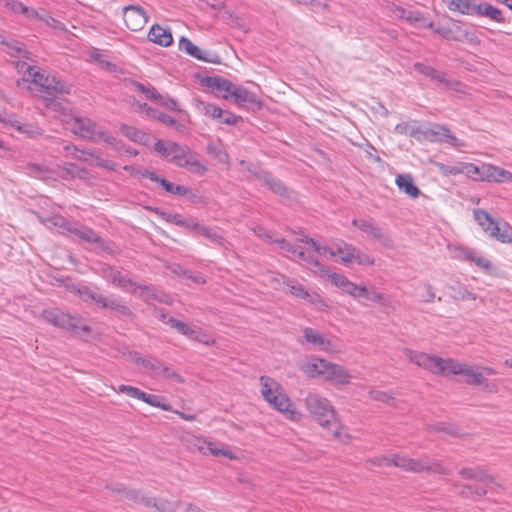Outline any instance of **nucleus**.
Wrapping results in <instances>:
<instances>
[{
  "label": "nucleus",
  "mask_w": 512,
  "mask_h": 512,
  "mask_svg": "<svg viewBox=\"0 0 512 512\" xmlns=\"http://www.w3.org/2000/svg\"><path fill=\"white\" fill-rule=\"evenodd\" d=\"M33 83L39 85L41 91L44 92L43 99L46 102V108L55 112V116L62 121H66L70 109L67 104L63 105L60 100H62L61 96L70 93V86L64 84L55 76L45 75L40 71L33 73Z\"/></svg>",
  "instance_id": "1"
},
{
  "label": "nucleus",
  "mask_w": 512,
  "mask_h": 512,
  "mask_svg": "<svg viewBox=\"0 0 512 512\" xmlns=\"http://www.w3.org/2000/svg\"><path fill=\"white\" fill-rule=\"evenodd\" d=\"M41 222L49 229H55L58 233L79 239L88 244H93L103 252H109L101 237L91 228L79 223H70L62 215L55 214L41 218Z\"/></svg>",
  "instance_id": "2"
},
{
  "label": "nucleus",
  "mask_w": 512,
  "mask_h": 512,
  "mask_svg": "<svg viewBox=\"0 0 512 512\" xmlns=\"http://www.w3.org/2000/svg\"><path fill=\"white\" fill-rule=\"evenodd\" d=\"M104 278L112 284L122 288L124 291L137 294L142 300L150 304L152 301L172 304L170 297L149 285H136L122 272L108 266L103 269Z\"/></svg>",
  "instance_id": "3"
},
{
  "label": "nucleus",
  "mask_w": 512,
  "mask_h": 512,
  "mask_svg": "<svg viewBox=\"0 0 512 512\" xmlns=\"http://www.w3.org/2000/svg\"><path fill=\"white\" fill-rule=\"evenodd\" d=\"M261 394L263 398L277 411L289 419L296 420L298 412L289 397L283 392L280 384L269 376L260 377Z\"/></svg>",
  "instance_id": "4"
},
{
  "label": "nucleus",
  "mask_w": 512,
  "mask_h": 512,
  "mask_svg": "<svg viewBox=\"0 0 512 512\" xmlns=\"http://www.w3.org/2000/svg\"><path fill=\"white\" fill-rule=\"evenodd\" d=\"M305 403L310 414L323 428L332 427L333 436L341 438V425L337 421L335 410L328 399L317 394H309L306 397Z\"/></svg>",
  "instance_id": "5"
},
{
  "label": "nucleus",
  "mask_w": 512,
  "mask_h": 512,
  "mask_svg": "<svg viewBox=\"0 0 512 512\" xmlns=\"http://www.w3.org/2000/svg\"><path fill=\"white\" fill-rule=\"evenodd\" d=\"M304 372L312 378L320 377L334 384L345 385L350 382L351 376L341 365L331 363L325 359L314 358L304 368Z\"/></svg>",
  "instance_id": "6"
},
{
  "label": "nucleus",
  "mask_w": 512,
  "mask_h": 512,
  "mask_svg": "<svg viewBox=\"0 0 512 512\" xmlns=\"http://www.w3.org/2000/svg\"><path fill=\"white\" fill-rule=\"evenodd\" d=\"M379 465L399 467L407 472L422 473L433 472L437 474H448L447 469L438 461L430 463L426 458L412 459L401 455L384 457Z\"/></svg>",
  "instance_id": "7"
},
{
  "label": "nucleus",
  "mask_w": 512,
  "mask_h": 512,
  "mask_svg": "<svg viewBox=\"0 0 512 512\" xmlns=\"http://www.w3.org/2000/svg\"><path fill=\"white\" fill-rule=\"evenodd\" d=\"M405 356L417 366L436 375L449 376V366H452L453 359H443L435 355H429L424 352L414 351L411 349H404Z\"/></svg>",
  "instance_id": "8"
},
{
  "label": "nucleus",
  "mask_w": 512,
  "mask_h": 512,
  "mask_svg": "<svg viewBox=\"0 0 512 512\" xmlns=\"http://www.w3.org/2000/svg\"><path fill=\"white\" fill-rule=\"evenodd\" d=\"M473 215L478 225L490 237L502 243H510L512 241L511 228L508 223L492 218L483 209H475Z\"/></svg>",
  "instance_id": "9"
},
{
  "label": "nucleus",
  "mask_w": 512,
  "mask_h": 512,
  "mask_svg": "<svg viewBox=\"0 0 512 512\" xmlns=\"http://www.w3.org/2000/svg\"><path fill=\"white\" fill-rule=\"evenodd\" d=\"M72 131L76 136L87 141H104L109 144H113L115 141L113 136L106 133L89 118L75 117L72 123Z\"/></svg>",
  "instance_id": "10"
},
{
  "label": "nucleus",
  "mask_w": 512,
  "mask_h": 512,
  "mask_svg": "<svg viewBox=\"0 0 512 512\" xmlns=\"http://www.w3.org/2000/svg\"><path fill=\"white\" fill-rule=\"evenodd\" d=\"M42 317L48 323L63 328L72 332L77 333L79 330L85 333L90 332V327L86 325L82 318L71 316L63 313L58 309H46L42 313Z\"/></svg>",
  "instance_id": "11"
},
{
  "label": "nucleus",
  "mask_w": 512,
  "mask_h": 512,
  "mask_svg": "<svg viewBox=\"0 0 512 512\" xmlns=\"http://www.w3.org/2000/svg\"><path fill=\"white\" fill-rule=\"evenodd\" d=\"M448 22L447 25H439L434 30V33L455 42H467L471 45L480 44V40L476 34L466 29L460 21L449 18Z\"/></svg>",
  "instance_id": "12"
},
{
  "label": "nucleus",
  "mask_w": 512,
  "mask_h": 512,
  "mask_svg": "<svg viewBox=\"0 0 512 512\" xmlns=\"http://www.w3.org/2000/svg\"><path fill=\"white\" fill-rule=\"evenodd\" d=\"M133 361L137 365H141L146 370H149L153 376H161L166 379L183 382L182 377L177 372L172 371L157 358H143L138 353H135Z\"/></svg>",
  "instance_id": "13"
},
{
  "label": "nucleus",
  "mask_w": 512,
  "mask_h": 512,
  "mask_svg": "<svg viewBox=\"0 0 512 512\" xmlns=\"http://www.w3.org/2000/svg\"><path fill=\"white\" fill-rule=\"evenodd\" d=\"M299 240L306 245V252L313 251L319 256L326 254H329L330 256H354L348 245L342 241L337 243L336 248H334L321 245L319 242L313 238H309L308 236H303V238Z\"/></svg>",
  "instance_id": "14"
},
{
  "label": "nucleus",
  "mask_w": 512,
  "mask_h": 512,
  "mask_svg": "<svg viewBox=\"0 0 512 512\" xmlns=\"http://www.w3.org/2000/svg\"><path fill=\"white\" fill-rule=\"evenodd\" d=\"M306 262V266L309 270L320 278L327 277L332 283L338 288H346V286L350 283V280L344 275L331 272L328 268L325 267L318 258H302Z\"/></svg>",
  "instance_id": "15"
},
{
  "label": "nucleus",
  "mask_w": 512,
  "mask_h": 512,
  "mask_svg": "<svg viewBox=\"0 0 512 512\" xmlns=\"http://www.w3.org/2000/svg\"><path fill=\"white\" fill-rule=\"evenodd\" d=\"M423 136L430 142L447 143L455 148L463 147L465 144L458 139L452 131L443 125H434L423 131Z\"/></svg>",
  "instance_id": "16"
},
{
  "label": "nucleus",
  "mask_w": 512,
  "mask_h": 512,
  "mask_svg": "<svg viewBox=\"0 0 512 512\" xmlns=\"http://www.w3.org/2000/svg\"><path fill=\"white\" fill-rule=\"evenodd\" d=\"M283 284L288 288L289 292L297 297L301 298L311 304L316 305L318 308L323 309L324 307H327L324 300L321 298V296L316 292H310L304 288L302 284L297 282L294 279L286 278L284 276H280Z\"/></svg>",
  "instance_id": "17"
},
{
  "label": "nucleus",
  "mask_w": 512,
  "mask_h": 512,
  "mask_svg": "<svg viewBox=\"0 0 512 512\" xmlns=\"http://www.w3.org/2000/svg\"><path fill=\"white\" fill-rule=\"evenodd\" d=\"M180 157L181 158H179L174 163V165L181 168H186L190 172L198 175H203L207 171L206 166L199 161L198 154L191 150L188 146L184 148V151L181 153Z\"/></svg>",
  "instance_id": "18"
},
{
  "label": "nucleus",
  "mask_w": 512,
  "mask_h": 512,
  "mask_svg": "<svg viewBox=\"0 0 512 512\" xmlns=\"http://www.w3.org/2000/svg\"><path fill=\"white\" fill-rule=\"evenodd\" d=\"M123 17L127 28L131 31H138L144 27L148 18L143 8L130 5L123 9Z\"/></svg>",
  "instance_id": "19"
},
{
  "label": "nucleus",
  "mask_w": 512,
  "mask_h": 512,
  "mask_svg": "<svg viewBox=\"0 0 512 512\" xmlns=\"http://www.w3.org/2000/svg\"><path fill=\"white\" fill-rule=\"evenodd\" d=\"M0 122L26 134L30 138H36L43 133L42 129L38 126L29 123H21L14 115L5 112H0Z\"/></svg>",
  "instance_id": "20"
},
{
  "label": "nucleus",
  "mask_w": 512,
  "mask_h": 512,
  "mask_svg": "<svg viewBox=\"0 0 512 512\" xmlns=\"http://www.w3.org/2000/svg\"><path fill=\"white\" fill-rule=\"evenodd\" d=\"M451 368L450 375H463L466 377L465 382L468 385H476L481 386L482 383H484V376L483 372L479 370H474L469 368L466 364L460 363L458 361L453 360L452 366H449Z\"/></svg>",
  "instance_id": "21"
},
{
  "label": "nucleus",
  "mask_w": 512,
  "mask_h": 512,
  "mask_svg": "<svg viewBox=\"0 0 512 512\" xmlns=\"http://www.w3.org/2000/svg\"><path fill=\"white\" fill-rule=\"evenodd\" d=\"M414 69L423 76L430 78L431 80H434L438 83H442L446 87L456 89V86L460 85V83L457 81L447 79L446 73H444L443 71L436 70L433 67L426 65L424 63H415Z\"/></svg>",
  "instance_id": "22"
},
{
  "label": "nucleus",
  "mask_w": 512,
  "mask_h": 512,
  "mask_svg": "<svg viewBox=\"0 0 512 512\" xmlns=\"http://www.w3.org/2000/svg\"><path fill=\"white\" fill-rule=\"evenodd\" d=\"M100 307L109 309L119 318H131L133 316L132 310L120 297L104 296V300L102 301Z\"/></svg>",
  "instance_id": "23"
},
{
  "label": "nucleus",
  "mask_w": 512,
  "mask_h": 512,
  "mask_svg": "<svg viewBox=\"0 0 512 512\" xmlns=\"http://www.w3.org/2000/svg\"><path fill=\"white\" fill-rule=\"evenodd\" d=\"M483 181L494 183H510L512 182V173L501 167L484 163Z\"/></svg>",
  "instance_id": "24"
},
{
  "label": "nucleus",
  "mask_w": 512,
  "mask_h": 512,
  "mask_svg": "<svg viewBox=\"0 0 512 512\" xmlns=\"http://www.w3.org/2000/svg\"><path fill=\"white\" fill-rule=\"evenodd\" d=\"M231 98H233L234 102L239 106L252 108L260 106L256 95L240 85H235Z\"/></svg>",
  "instance_id": "25"
},
{
  "label": "nucleus",
  "mask_w": 512,
  "mask_h": 512,
  "mask_svg": "<svg viewBox=\"0 0 512 512\" xmlns=\"http://www.w3.org/2000/svg\"><path fill=\"white\" fill-rule=\"evenodd\" d=\"M352 224L368 236L380 242H385L386 237L384 231L373 220L354 219Z\"/></svg>",
  "instance_id": "26"
},
{
  "label": "nucleus",
  "mask_w": 512,
  "mask_h": 512,
  "mask_svg": "<svg viewBox=\"0 0 512 512\" xmlns=\"http://www.w3.org/2000/svg\"><path fill=\"white\" fill-rule=\"evenodd\" d=\"M459 474L464 479L474 480L476 482L484 484L485 486H487L490 483L499 486V484L496 483L495 478L492 475L488 474L481 467L462 468L459 471Z\"/></svg>",
  "instance_id": "27"
},
{
  "label": "nucleus",
  "mask_w": 512,
  "mask_h": 512,
  "mask_svg": "<svg viewBox=\"0 0 512 512\" xmlns=\"http://www.w3.org/2000/svg\"><path fill=\"white\" fill-rule=\"evenodd\" d=\"M394 14L396 17L404 19L412 24H418L423 28H432L433 22L427 21L424 15L416 10H407L402 7H396L394 10Z\"/></svg>",
  "instance_id": "28"
},
{
  "label": "nucleus",
  "mask_w": 512,
  "mask_h": 512,
  "mask_svg": "<svg viewBox=\"0 0 512 512\" xmlns=\"http://www.w3.org/2000/svg\"><path fill=\"white\" fill-rule=\"evenodd\" d=\"M149 41L168 47L173 43V36L169 28H164L158 24H154L148 32Z\"/></svg>",
  "instance_id": "29"
},
{
  "label": "nucleus",
  "mask_w": 512,
  "mask_h": 512,
  "mask_svg": "<svg viewBox=\"0 0 512 512\" xmlns=\"http://www.w3.org/2000/svg\"><path fill=\"white\" fill-rule=\"evenodd\" d=\"M192 446L203 454L209 453L213 456H225L229 459L235 458L231 451L217 448L214 443L203 438H195L192 442Z\"/></svg>",
  "instance_id": "30"
},
{
  "label": "nucleus",
  "mask_w": 512,
  "mask_h": 512,
  "mask_svg": "<svg viewBox=\"0 0 512 512\" xmlns=\"http://www.w3.org/2000/svg\"><path fill=\"white\" fill-rule=\"evenodd\" d=\"M255 177L262 184L267 186L272 192L281 196L286 194V188L279 179L274 178L269 172L259 170L255 173Z\"/></svg>",
  "instance_id": "31"
},
{
  "label": "nucleus",
  "mask_w": 512,
  "mask_h": 512,
  "mask_svg": "<svg viewBox=\"0 0 512 512\" xmlns=\"http://www.w3.org/2000/svg\"><path fill=\"white\" fill-rule=\"evenodd\" d=\"M179 50L187 53L188 55L198 59L203 60L206 62H214L211 58H209L207 55L208 52L202 51L199 47L194 45L188 38L181 37L178 43Z\"/></svg>",
  "instance_id": "32"
},
{
  "label": "nucleus",
  "mask_w": 512,
  "mask_h": 512,
  "mask_svg": "<svg viewBox=\"0 0 512 512\" xmlns=\"http://www.w3.org/2000/svg\"><path fill=\"white\" fill-rule=\"evenodd\" d=\"M477 6L474 0H449L447 3L450 11L471 16L477 14Z\"/></svg>",
  "instance_id": "33"
},
{
  "label": "nucleus",
  "mask_w": 512,
  "mask_h": 512,
  "mask_svg": "<svg viewBox=\"0 0 512 512\" xmlns=\"http://www.w3.org/2000/svg\"><path fill=\"white\" fill-rule=\"evenodd\" d=\"M253 231L259 238H262L270 243L279 244L284 251L291 252L293 254L296 253V250L293 249V246L291 244L286 242L285 239L283 238H274L273 234L266 228L257 225L253 228Z\"/></svg>",
  "instance_id": "34"
},
{
  "label": "nucleus",
  "mask_w": 512,
  "mask_h": 512,
  "mask_svg": "<svg viewBox=\"0 0 512 512\" xmlns=\"http://www.w3.org/2000/svg\"><path fill=\"white\" fill-rule=\"evenodd\" d=\"M396 185L399 190L407 194L411 198H417L420 194L419 188L414 184L410 174H400L396 177Z\"/></svg>",
  "instance_id": "35"
},
{
  "label": "nucleus",
  "mask_w": 512,
  "mask_h": 512,
  "mask_svg": "<svg viewBox=\"0 0 512 512\" xmlns=\"http://www.w3.org/2000/svg\"><path fill=\"white\" fill-rule=\"evenodd\" d=\"M206 85L209 88L218 90L220 92H224L222 96L224 99L231 98L233 88L235 87V84H233L227 79H223L220 77H208L206 79Z\"/></svg>",
  "instance_id": "36"
},
{
  "label": "nucleus",
  "mask_w": 512,
  "mask_h": 512,
  "mask_svg": "<svg viewBox=\"0 0 512 512\" xmlns=\"http://www.w3.org/2000/svg\"><path fill=\"white\" fill-rule=\"evenodd\" d=\"M62 170L61 178L64 180H71L74 178L87 179L89 173L86 168L79 167L74 163H65L58 166Z\"/></svg>",
  "instance_id": "37"
},
{
  "label": "nucleus",
  "mask_w": 512,
  "mask_h": 512,
  "mask_svg": "<svg viewBox=\"0 0 512 512\" xmlns=\"http://www.w3.org/2000/svg\"><path fill=\"white\" fill-rule=\"evenodd\" d=\"M137 105L140 110L144 111L147 114V116H149L153 119H156L165 125L174 126L176 124V120L173 117L169 116L168 114H166L158 109L149 107L146 103H143V104L138 103Z\"/></svg>",
  "instance_id": "38"
},
{
  "label": "nucleus",
  "mask_w": 512,
  "mask_h": 512,
  "mask_svg": "<svg viewBox=\"0 0 512 512\" xmlns=\"http://www.w3.org/2000/svg\"><path fill=\"white\" fill-rule=\"evenodd\" d=\"M1 4L10 9L15 13H20L25 15L27 18L33 19L38 16L37 12L23 3L16 0H0Z\"/></svg>",
  "instance_id": "39"
},
{
  "label": "nucleus",
  "mask_w": 512,
  "mask_h": 512,
  "mask_svg": "<svg viewBox=\"0 0 512 512\" xmlns=\"http://www.w3.org/2000/svg\"><path fill=\"white\" fill-rule=\"evenodd\" d=\"M478 16H485L491 20H494L498 23H504L505 19L503 18L501 10L492 6L488 3H480L477 6V14Z\"/></svg>",
  "instance_id": "40"
},
{
  "label": "nucleus",
  "mask_w": 512,
  "mask_h": 512,
  "mask_svg": "<svg viewBox=\"0 0 512 512\" xmlns=\"http://www.w3.org/2000/svg\"><path fill=\"white\" fill-rule=\"evenodd\" d=\"M196 108L204 116L215 119L217 121L224 116V110L214 104L207 103L205 101H197Z\"/></svg>",
  "instance_id": "41"
},
{
  "label": "nucleus",
  "mask_w": 512,
  "mask_h": 512,
  "mask_svg": "<svg viewBox=\"0 0 512 512\" xmlns=\"http://www.w3.org/2000/svg\"><path fill=\"white\" fill-rule=\"evenodd\" d=\"M27 173L35 178L47 180L53 178V172L48 167L37 164V163H29L26 167Z\"/></svg>",
  "instance_id": "42"
},
{
  "label": "nucleus",
  "mask_w": 512,
  "mask_h": 512,
  "mask_svg": "<svg viewBox=\"0 0 512 512\" xmlns=\"http://www.w3.org/2000/svg\"><path fill=\"white\" fill-rule=\"evenodd\" d=\"M198 235H201L208 239L210 242L221 245L224 241L222 232L217 228L200 225L197 231Z\"/></svg>",
  "instance_id": "43"
},
{
  "label": "nucleus",
  "mask_w": 512,
  "mask_h": 512,
  "mask_svg": "<svg viewBox=\"0 0 512 512\" xmlns=\"http://www.w3.org/2000/svg\"><path fill=\"white\" fill-rule=\"evenodd\" d=\"M77 293L84 302H93L98 306H101V303L104 300V295L86 286L79 287L77 289Z\"/></svg>",
  "instance_id": "44"
},
{
  "label": "nucleus",
  "mask_w": 512,
  "mask_h": 512,
  "mask_svg": "<svg viewBox=\"0 0 512 512\" xmlns=\"http://www.w3.org/2000/svg\"><path fill=\"white\" fill-rule=\"evenodd\" d=\"M460 168L463 170L462 174L467 175L468 177H470L471 179H473L475 181H483L484 164H482L481 166H477V165H475L473 163H463V162H461V167Z\"/></svg>",
  "instance_id": "45"
},
{
  "label": "nucleus",
  "mask_w": 512,
  "mask_h": 512,
  "mask_svg": "<svg viewBox=\"0 0 512 512\" xmlns=\"http://www.w3.org/2000/svg\"><path fill=\"white\" fill-rule=\"evenodd\" d=\"M120 130L123 135H125L128 139L135 143H143L145 140V133H143L142 131L138 130L133 126L122 124L120 126Z\"/></svg>",
  "instance_id": "46"
},
{
  "label": "nucleus",
  "mask_w": 512,
  "mask_h": 512,
  "mask_svg": "<svg viewBox=\"0 0 512 512\" xmlns=\"http://www.w3.org/2000/svg\"><path fill=\"white\" fill-rule=\"evenodd\" d=\"M303 332H304L305 340L313 345L320 346L323 348L330 345L329 341L324 339L321 334H319L312 328L307 327L304 329Z\"/></svg>",
  "instance_id": "47"
},
{
  "label": "nucleus",
  "mask_w": 512,
  "mask_h": 512,
  "mask_svg": "<svg viewBox=\"0 0 512 512\" xmlns=\"http://www.w3.org/2000/svg\"><path fill=\"white\" fill-rule=\"evenodd\" d=\"M434 166L438 169L439 173L443 176H455L458 174H462L461 162L455 165H448L441 162H434Z\"/></svg>",
  "instance_id": "48"
},
{
  "label": "nucleus",
  "mask_w": 512,
  "mask_h": 512,
  "mask_svg": "<svg viewBox=\"0 0 512 512\" xmlns=\"http://www.w3.org/2000/svg\"><path fill=\"white\" fill-rule=\"evenodd\" d=\"M173 148H176V142H173V141L158 140L154 144L155 152H157L159 155H161L162 157H164L168 161H169V158H171L170 157V151Z\"/></svg>",
  "instance_id": "49"
},
{
  "label": "nucleus",
  "mask_w": 512,
  "mask_h": 512,
  "mask_svg": "<svg viewBox=\"0 0 512 512\" xmlns=\"http://www.w3.org/2000/svg\"><path fill=\"white\" fill-rule=\"evenodd\" d=\"M141 400L153 407H158L165 411L170 410V405L163 403V398L159 395L147 394L144 392V398H141Z\"/></svg>",
  "instance_id": "50"
},
{
  "label": "nucleus",
  "mask_w": 512,
  "mask_h": 512,
  "mask_svg": "<svg viewBox=\"0 0 512 512\" xmlns=\"http://www.w3.org/2000/svg\"><path fill=\"white\" fill-rule=\"evenodd\" d=\"M207 151L220 162H226L228 159V154L223 149L221 143H209L207 146Z\"/></svg>",
  "instance_id": "51"
},
{
  "label": "nucleus",
  "mask_w": 512,
  "mask_h": 512,
  "mask_svg": "<svg viewBox=\"0 0 512 512\" xmlns=\"http://www.w3.org/2000/svg\"><path fill=\"white\" fill-rule=\"evenodd\" d=\"M112 491L117 494L122 495L126 499L133 501V502H135L138 492H139V490H137V489L127 488L126 486H124L123 484H120V483L115 484L114 487H112Z\"/></svg>",
  "instance_id": "52"
},
{
  "label": "nucleus",
  "mask_w": 512,
  "mask_h": 512,
  "mask_svg": "<svg viewBox=\"0 0 512 512\" xmlns=\"http://www.w3.org/2000/svg\"><path fill=\"white\" fill-rule=\"evenodd\" d=\"M342 291L356 299L362 298L363 295H367V288L365 286L357 285L351 281L346 288L342 289Z\"/></svg>",
  "instance_id": "53"
},
{
  "label": "nucleus",
  "mask_w": 512,
  "mask_h": 512,
  "mask_svg": "<svg viewBox=\"0 0 512 512\" xmlns=\"http://www.w3.org/2000/svg\"><path fill=\"white\" fill-rule=\"evenodd\" d=\"M118 393L126 394L127 396L141 400L144 398V391L129 385H120L118 388H114Z\"/></svg>",
  "instance_id": "54"
},
{
  "label": "nucleus",
  "mask_w": 512,
  "mask_h": 512,
  "mask_svg": "<svg viewBox=\"0 0 512 512\" xmlns=\"http://www.w3.org/2000/svg\"><path fill=\"white\" fill-rule=\"evenodd\" d=\"M151 507H154L159 512H175V505L166 499L153 498Z\"/></svg>",
  "instance_id": "55"
},
{
  "label": "nucleus",
  "mask_w": 512,
  "mask_h": 512,
  "mask_svg": "<svg viewBox=\"0 0 512 512\" xmlns=\"http://www.w3.org/2000/svg\"><path fill=\"white\" fill-rule=\"evenodd\" d=\"M154 211L164 221L171 223V224H175L177 226H179V224L181 223V219L183 217L181 214L171 213L168 211L160 210L158 208L155 209Z\"/></svg>",
  "instance_id": "56"
},
{
  "label": "nucleus",
  "mask_w": 512,
  "mask_h": 512,
  "mask_svg": "<svg viewBox=\"0 0 512 512\" xmlns=\"http://www.w3.org/2000/svg\"><path fill=\"white\" fill-rule=\"evenodd\" d=\"M451 289L454 291L453 297L457 300L465 301L476 299V295L468 291L464 286L459 285L457 288L451 287Z\"/></svg>",
  "instance_id": "57"
},
{
  "label": "nucleus",
  "mask_w": 512,
  "mask_h": 512,
  "mask_svg": "<svg viewBox=\"0 0 512 512\" xmlns=\"http://www.w3.org/2000/svg\"><path fill=\"white\" fill-rule=\"evenodd\" d=\"M362 298H365L372 302H377L384 307H387L389 305V299L385 297L382 293L376 291H369L367 289V295H363Z\"/></svg>",
  "instance_id": "58"
},
{
  "label": "nucleus",
  "mask_w": 512,
  "mask_h": 512,
  "mask_svg": "<svg viewBox=\"0 0 512 512\" xmlns=\"http://www.w3.org/2000/svg\"><path fill=\"white\" fill-rule=\"evenodd\" d=\"M470 262L475 263L476 266L483 269L488 274H494L495 268L488 258H466Z\"/></svg>",
  "instance_id": "59"
},
{
  "label": "nucleus",
  "mask_w": 512,
  "mask_h": 512,
  "mask_svg": "<svg viewBox=\"0 0 512 512\" xmlns=\"http://www.w3.org/2000/svg\"><path fill=\"white\" fill-rule=\"evenodd\" d=\"M133 85L139 92L143 93L147 99H162V95L157 93L154 89L147 88L140 82H133Z\"/></svg>",
  "instance_id": "60"
},
{
  "label": "nucleus",
  "mask_w": 512,
  "mask_h": 512,
  "mask_svg": "<svg viewBox=\"0 0 512 512\" xmlns=\"http://www.w3.org/2000/svg\"><path fill=\"white\" fill-rule=\"evenodd\" d=\"M16 68L19 72H22L24 74L25 80H32L33 81V73L36 72L35 68L28 64L27 62L21 61L17 62Z\"/></svg>",
  "instance_id": "61"
},
{
  "label": "nucleus",
  "mask_w": 512,
  "mask_h": 512,
  "mask_svg": "<svg viewBox=\"0 0 512 512\" xmlns=\"http://www.w3.org/2000/svg\"><path fill=\"white\" fill-rule=\"evenodd\" d=\"M180 227H183L187 230L193 231L197 233L198 228L200 226L199 223H197L193 218L191 217H182L181 223L179 224Z\"/></svg>",
  "instance_id": "62"
},
{
  "label": "nucleus",
  "mask_w": 512,
  "mask_h": 512,
  "mask_svg": "<svg viewBox=\"0 0 512 512\" xmlns=\"http://www.w3.org/2000/svg\"><path fill=\"white\" fill-rule=\"evenodd\" d=\"M342 260V263L344 265H349V264H352V263H357L359 265H362V266H368V265H373L374 264V259L373 258H340Z\"/></svg>",
  "instance_id": "63"
},
{
  "label": "nucleus",
  "mask_w": 512,
  "mask_h": 512,
  "mask_svg": "<svg viewBox=\"0 0 512 512\" xmlns=\"http://www.w3.org/2000/svg\"><path fill=\"white\" fill-rule=\"evenodd\" d=\"M194 340L205 345H213L215 343L214 339L200 328L197 329Z\"/></svg>",
  "instance_id": "64"
}]
</instances>
